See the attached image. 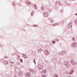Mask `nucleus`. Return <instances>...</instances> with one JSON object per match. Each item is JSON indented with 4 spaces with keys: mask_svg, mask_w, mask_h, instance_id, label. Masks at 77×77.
<instances>
[{
    "mask_svg": "<svg viewBox=\"0 0 77 77\" xmlns=\"http://www.w3.org/2000/svg\"><path fill=\"white\" fill-rule=\"evenodd\" d=\"M64 65H65L66 66L67 68H69L70 67L69 63L67 61L64 62Z\"/></svg>",
    "mask_w": 77,
    "mask_h": 77,
    "instance_id": "f257e3e1",
    "label": "nucleus"
},
{
    "mask_svg": "<svg viewBox=\"0 0 77 77\" xmlns=\"http://www.w3.org/2000/svg\"><path fill=\"white\" fill-rule=\"evenodd\" d=\"M37 67L39 69H43V66L42 65L38 64L37 66Z\"/></svg>",
    "mask_w": 77,
    "mask_h": 77,
    "instance_id": "f03ea898",
    "label": "nucleus"
},
{
    "mask_svg": "<svg viewBox=\"0 0 77 77\" xmlns=\"http://www.w3.org/2000/svg\"><path fill=\"white\" fill-rule=\"evenodd\" d=\"M71 63L73 65H76L77 63L74 62V61L73 60H71Z\"/></svg>",
    "mask_w": 77,
    "mask_h": 77,
    "instance_id": "7ed1b4c3",
    "label": "nucleus"
},
{
    "mask_svg": "<svg viewBox=\"0 0 77 77\" xmlns=\"http://www.w3.org/2000/svg\"><path fill=\"white\" fill-rule=\"evenodd\" d=\"M77 46V43H73L72 44V47H75Z\"/></svg>",
    "mask_w": 77,
    "mask_h": 77,
    "instance_id": "20e7f679",
    "label": "nucleus"
},
{
    "mask_svg": "<svg viewBox=\"0 0 77 77\" xmlns=\"http://www.w3.org/2000/svg\"><path fill=\"white\" fill-rule=\"evenodd\" d=\"M47 72V70L45 69H43L42 71V73L45 74Z\"/></svg>",
    "mask_w": 77,
    "mask_h": 77,
    "instance_id": "39448f33",
    "label": "nucleus"
},
{
    "mask_svg": "<svg viewBox=\"0 0 77 77\" xmlns=\"http://www.w3.org/2000/svg\"><path fill=\"white\" fill-rule=\"evenodd\" d=\"M31 75L30 73H27L25 75V77H29Z\"/></svg>",
    "mask_w": 77,
    "mask_h": 77,
    "instance_id": "423d86ee",
    "label": "nucleus"
},
{
    "mask_svg": "<svg viewBox=\"0 0 77 77\" xmlns=\"http://www.w3.org/2000/svg\"><path fill=\"white\" fill-rule=\"evenodd\" d=\"M73 72H74V70L72 69L71 70L70 72L69 73V74H73Z\"/></svg>",
    "mask_w": 77,
    "mask_h": 77,
    "instance_id": "0eeeda50",
    "label": "nucleus"
},
{
    "mask_svg": "<svg viewBox=\"0 0 77 77\" xmlns=\"http://www.w3.org/2000/svg\"><path fill=\"white\" fill-rule=\"evenodd\" d=\"M43 15L45 17H47L48 16V14L45 13L43 14Z\"/></svg>",
    "mask_w": 77,
    "mask_h": 77,
    "instance_id": "6e6552de",
    "label": "nucleus"
},
{
    "mask_svg": "<svg viewBox=\"0 0 77 77\" xmlns=\"http://www.w3.org/2000/svg\"><path fill=\"white\" fill-rule=\"evenodd\" d=\"M72 24L71 23H70L69 24V27L70 28H71V27H72Z\"/></svg>",
    "mask_w": 77,
    "mask_h": 77,
    "instance_id": "1a4fd4ad",
    "label": "nucleus"
},
{
    "mask_svg": "<svg viewBox=\"0 0 77 77\" xmlns=\"http://www.w3.org/2000/svg\"><path fill=\"white\" fill-rule=\"evenodd\" d=\"M45 53L47 54V55L48 54V51L46 50L45 51Z\"/></svg>",
    "mask_w": 77,
    "mask_h": 77,
    "instance_id": "9d476101",
    "label": "nucleus"
},
{
    "mask_svg": "<svg viewBox=\"0 0 77 77\" xmlns=\"http://www.w3.org/2000/svg\"><path fill=\"white\" fill-rule=\"evenodd\" d=\"M19 75H22V74H23V72H19Z\"/></svg>",
    "mask_w": 77,
    "mask_h": 77,
    "instance_id": "9b49d317",
    "label": "nucleus"
},
{
    "mask_svg": "<svg viewBox=\"0 0 77 77\" xmlns=\"http://www.w3.org/2000/svg\"><path fill=\"white\" fill-rule=\"evenodd\" d=\"M33 6L35 9H37V7H36V5L35 4H34Z\"/></svg>",
    "mask_w": 77,
    "mask_h": 77,
    "instance_id": "f8f14e48",
    "label": "nucleus"
},
{
    "mask_svg": "<svg viewBox=\"0 0 77 77\" xmlns=\"http://www.w3.org/2000/svg\"><path fill=\"white\" fill-rule=\"evenodd\" d=\"M31 72L32 73H35V71L34 70H31Z\"/></svg>",
    "mask_w": 77,
    "mask_h": 77,
    "instance_id": "ddd939ff",
    "label": "nucleus"
},
{
    "mask_svg": "<svg viewBox=\"0 0 77 77\" xmlns=\"http://www.w3.org/2000/svg\"><path fill=\"white\" fill-rule=\"evenodd\" d=\"M38 52H41L42 51V49H40L38 50Z\"/></svg>",
    "mask_w": 77,
    "mask_h": 77,
    "instance_id": "4468645a",
    "label": "nucleus"
},
{
    "mask_svg": "<svg viewBox=\"0 0 77 77\" xmlns=\"http://www.w3.org/2000/svg\"><path fill=\"white\" fill-rule=\"evenodd\" d=\"M24 57L25 59H27V57L26 56V55L24 54Z\"/></svg>",
    "mask_w": 77,
    "mask_h": 77,
    "instance_id": "2eb2a0df",
    "label": "nucleus"
},
{
    "mask_svg": "<svg viewBox=\"0 0 77 77\" xmlns=\"http://www.w3.org/2000/svg\"><path fill=\"white\" fill-rule=\"evenodd\" d=\"M42 77H47V75H42Z\"/></svg>",
    "mask_w": 77,
    "mask_h": 77,
    "instance_id": "dca6fc26",
    "label": "nucleus"
},
{
    "mask_svg": "<svg viewBox=\"0 0 77 77\" xmlns=\"http://www.w3.org/2000/svg\"><path fill=\"white\" fill-rule=\"evenodd\" d=\"M62 53H63V54L66 53V51H63L62 52Z\"/></svg>",
    "mask_w": 77,
    "mask_h": 77,
    "instance_id": "f3484780",
    "label": "nucleus"
},
{
    "mask_svg": "<svg viewBox=\"0 0 77 77\" xmlns=\"http://www.w3.org/2000/svg\"><path fill=\"white\" fill-rule=\"evenodd\" d=\"M52 42L53 44H55V43H56V41H53Z\"/></svg>",
    "mask_w": 77,
    "mask_h": 77,
    "instance_id": "a211bd4d",
    "label": "nucleus"
},
{
    "mask_svg": "<svg viewBox=\"0 0 77 77\" xmlns=\"http://www.w3.org/2000/svg\"><path fill=\"white\" fill-rule=\"evenodd\" d=\"M41 9L42 11H44V7H42L41 8Z\"/></svg>",
    "mask_w": 77,
    "mask_h": 77,
    "instance_id": "6ab92c4d",
    "label": "nucleus"
},
{
    "mask_svg": "<svg viewBox=\"0 0 77 77\" xmlns=\"http://www.w3.org/2000/svg\"><path fill=\"white\" fill-rule=\"evenodd\" d=\"M53 77H58V76L56 75H54Z\"/></svg>",
    "mask_w": 77,
    "mask_h": 77,
    "instance_id": "aec40b11",
    "label": "nucleus"
},
{
    "mask_svg": "<svg viewBox=\"0 0 77 77\" xmlns=\"http://www.w3.org/2000/svg\"><path fill=\"white\" fill-rule=\"evenodd\" d=\"M26 4L27 5H29V4H30V2H29V3L26 2Z\"/></svg>",
    "mask_w": 77,
    "mask_h": 77,
    "instance_id": "412c9836",
    "label": "nucleus"
},
{
    "mask_svg": "<svg viewBox=\"0 0 77 77\" xmlns=\"http://www.w3.org/2000/svg\"><path fill=\"white\" fill-rule=\"evenodd\" d=\"M62 52H59V54L60 55H61L62 54Z\"/></svg>",
    "mask_w": 77,
    "mask_h": 77,
    "instance_id": "4be33fe9",
    "label": "nucleus"
},
{
    "mask_svg": "<svg viewBox=\"0 0 77 77\" xmlns=\"http://www.w3.org/2000/svg\"><path fill=\"white\" fill-rule=\"evenodd\" d=\"M33 62L35 64H36V62H35V59H34Z\"/></svg>",
    "mask_w": 77,
    "mask_h": 77,
    "instance_id": "5701e85b",
    "label": "nucleus"
},
{
    "mask_svg": "<svg viewBox=\"0 0 77 77\" xmlns=\"http://www.w3.org/2000/svg\"><path fill=\"white\" fill-rule=\"evenodd\" d=\"M55 40L56 41H57V42L59 41V39H55Z\"/></svg>",
    "mask_w": 77,
    "mask_h": 77,
    "instance_id": "b1692460",
    "label": "nucleus"
},
{
    "mask_svg": "<svg viewBox=\"0 0 77 77\" xmlns=\"http://www.w3.org/2000/svg\"><path fill=\"white\" fill-rule=\"evenodd\" d=\"M12 5H14V6L15 5V4L14 3H12Z\"/></svg>",
    "mask_w": 77,
    "mask_h": 77,
    "instance_id": "393cba45",
    "label": "nucleus"
},
{
    "mask_svg": "<svg viewBox=\"0 0 77 77\" xmlns=\"http://www.w3.org/2000/svg\"><path fill=\"white\" fill-rule=\"evenodd\" d=\"M20 62H23V59H20Z\"/></svg>",
    "mask_w": 77,
    "mask_h": 77,
    "instance_id": "a878e982",
    "label": "nucleus"
},
{
    "mask_svg": "<svg viewBox=\"0 0 77 77\" xmlns=\"http://www.w3.org/2000/svg\"><path fill=\"white\" fill-rule=\"evenodd\" d=\"M72 40H73V41H75V40L74 39V37L72 38Z\"/></svg>",
    "mask_w": 77,
    "mask_h": 77,
    "instance_id": "bb28decb",
    "label": "nucleus"
},
{
    "mask_svg": "<svg viewBox=\"0 0 77 77\" xmlns=\"http://www.w3.org/2000/svg\"><path fill=\"white\" fill-rule=\"evenodd\" d=\"M67 5L68 6H69L70 5H69V4H67Z\"/></svg>",
    "mask_w": 77,
    "mask_h": 77,
    "instance_id": "cd10ccee",
    "label": "nucleus"
},
{
    "mask_svg": "<svg viewBox=\"0 0 77 77\" xmlns=\"http://www.w3.org/2000/svg\"><path fill=\"white\" fill-rule=\"evenodd\" d=\"M33 13H34V12H32L31 14L32 15H33Z\"/></svg>",
    "mask_w": 77,
    "mask_h": 77,
    "instance_id": "c85d7f7f",
    "label": "nucleus"
},
{
    "mask_svg": "<svg viewBox=\"0 0 77 77\" xmlns=\"http://www.w3.org/2000/svg\"><path fill=\"white\" fill-rule=\"evenodd\" d=\"M77 20H75V23H77Z\"/></svg>",
    "mask_w": 77,
    "mask_h": 77,
    "instance_id": "c756f323",
    "label": "nucleus"
},
{
    "mask_svg": "<svg viewBox=\"0 0 77 77\" xmlns=\"http://www.w3.org/2000/svg\"><path fill=\"white\" fill-rule=\"evenodd\" d=\"M51 23H53V20H51Z\"/></svg>",
    "mask_w": 77,
    "mask_h": 77,
    "instance_id": "7c9ffc66",
    "label": "nucleus"
},
{
    "mask_svg": "<svg viewBox=\"0 0 77 77\" xmlns=\"http://www.w3.org/2000/svg\"><path fill=\"white\" fill-rule=\"evenodd\" d=\"M55 25H56V24H53V25L52 26H53H53H55Z\"/></svg>",
    "mask_w": 77,
    "mask_h": 77,
    "instance_id": "2f4dec72",
    "label": "nucleus"
},
{
    "mask_svg": "<svg viewBox=\"0 0 77 77\" xmlns=\"http://www.w3.org/2000/svg\"><path fill=\"white\" fill-rule=\"evenodd\" d=\"M11 63H14V62H12Z\"/></svg>",
    "mask_w": 77,
    "mask_h": 77,
    "instance_id": "473e14b6",
    "label": "nucleus"
},
{
    "mask_svg": "<svg viewBox=\"0 0 77 77\" xmlns=\"http://www.w3.org/2000/svg\"><path fill=\"white\" fill-rule=\"evenodd\" d=\"M66 74H68V72L67 71L66 72Z\"/></svg>",
    "mask_w": 77,
    "mask_h": 77,
    "instance_id": "72a5a7b5",
    "label": "nucleus"
},
{
    "mask_svg": "<svg viewBox=\"0 0 77 77\" xmlns=\"http://www.w3.org/2000/svg\"><path fill=\"white\" fill-rule=\"evenodd\" d=\"M55 25H56L57 26V25H58L59 24L57 23H55Z\"/></svg>",
    "mask_w": 77,
    "mask_h": 77,
    "instance_id": "f704fd0d",
    "label": "nucleus"
},
{
    "mask_svg": "<svg viewBox=\"0 0 77 77\" xmlns=\"http://www.w3.org/2000/svg\"><path fill=\"white\" fill-rule=\"evenodd\" d=\"M24 54H23V57H24Z\"/></svg>",
    "mask_w": 77,
    "mask_h": 77,
    "instance_id": "c9c22d12",
    "label": "nucleus"
},
{
    "mask_svg": "<svg viewBox=\"0 0 77 77\" xmlns=\"http://www.w3.org/2000/svg\"><path fill=\"white\" fill-rule=\"evenodd\" d=\"M75 15H76V16H77V14H75Z\"/></svg>",
    "mask_w": 77,
    "mask_h": 77,
    "instance_id": "e433bc0d",
    "label": "nucleus"
},
{
    "mask_svg": "<svg viewBox=\"0 0 77 77\" xmlns=\"http://www.w3.org/2000/svg\"><path fill=\"white\" fill-rule=\"evenodd\" d=\"M5 61H4V62H3V63H5Z\"/></svg>",
    "mask_w": 77,
    "mask_h": 77,
    "instance_id": "4c0bfd02",
    "label": "nucleus"
},
{
    "mask_svg": "<svg viewBox=\"0 0 77 77\" xmlns=\"http://www.w3.org/2000/svg\"><path fill=\"white\" fill-rule=\"evenodd\" d=\"M73 1H74V0H72Z\"/></svg>",
    "mask_w": 77,
    "mask_h": 77,
    "instance_id": "58836bf2",
    "label": "nucleus"
},
{
    "mask_svg": "<svg viewBox=\"0 0 77 77\" xmlns=\"http://www.w3.org/2000/svg\"><path fill=\"white\" fill-rule=\"evenodd\" d=\"M7 63H5V64H6Z\"/></svg>",
    "mask_w": 77,
    "mask_h": 77,
    "instance_id": "ea45409f",
    "label": "nucleus"
}]
</instances>
